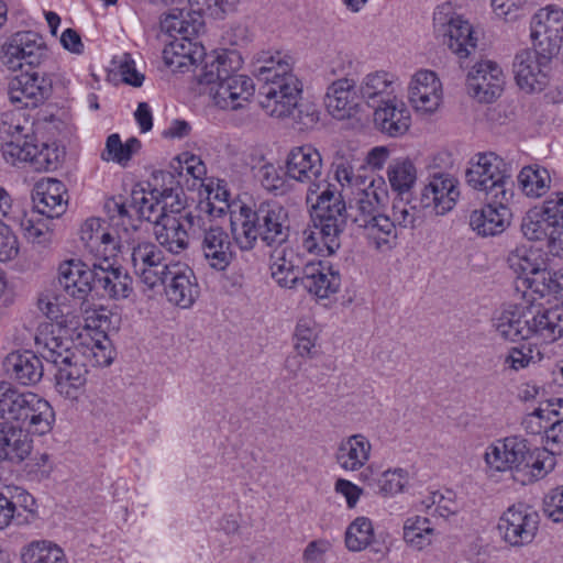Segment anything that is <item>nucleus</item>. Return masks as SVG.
Returning a JSON list of instances; mask_svg holds the SVG:
<instances>
[{
    "label": "nucleus",
    "instance_id": "56",
    "mask_svg": "<svg viewBox=\"0 0 563 563\" xmlns=\"http://www.w3.org/2000/svg\"><path fill=\"white\" fill-rule=\"evenodd\" d=\"M260 106L262 109L267 115L277 119L288 118L294 112V108L298 102L296 100L289 101L286 99L287 97L283 95H277L272 98H269L268 95H260Z\"/></svg>",
    "mask_w": 563,
    "mask_h": 563
},
{
    "label": "nucleus",
    "instance_id": "16",
    "mask_svg": "<svg viewBox=\"0 0 563 563\" xmlns=\"http://www.w3.org/2000/svg\"><path fill=\"white\" fill-rule=\"evenodd\" d=\"M254 91V84L250 77L231 73L217 88L211 87L209 93L219 108L238 110L250 101Z\"/></svg>",
    "mask_w": 563,
    "mask_h": 563
},
{
    "label": "nucleus",
    "instance_id": "4",
    "mask_svg": "<svg viewBox=\"0 0 563 563\" xmlns=\"http://www.w3.org/2000/svg\"><path fill=\"white\" fill-rule=\"evenodd\" d=\"M24 126L13 124L7 120L0 122V140L4 141L1 146L3 158L11 165L18 163H31L37 170L56 168L58 151L46 143L37 144L36 136L32 133H24Z\"/></svg>",
    "mask_w": 563,
    "mask_h": 563
},
{
    "label": "nucleus",
    "instance_id": "19",
    "mask_svg": "<svg viewBox=\"0 0 563 563\" xmlns=\"http://www.w3.org/2000/svg\"><path fill=\"white\" fill-rule=\"evenodd\" d=\"M374 111V124L383 134L390 137L404 135L410 128L411 117L402 101L394 99L380 100Z\"/></svg>",
    "mask_w": 563,
    "mask_h": 563
},
{
    "label": "nucleus",
    "instance_id": "8",
    "mask_svg": "<svg viewBox=\"0 0 563 563\" xmlns=\"http://www.w3.org/2000/svg\"><path fill=\"white\" fill-rule=\"evenodd\" d=\"M552 58L536 48L517 53L512 63V73L518 87L528 93L543 91L549 85V65Z\"/></svg>",
    "mask_w": 563,
    "mask_h": 563
},
{
    "label": "nucleus",
    "instance_id": "43",
    "mask_svg": "<svg viewBox=\"0 0 563 563\" xmlns=\"http://www.w3.org/2000/svg\"><path fill=\"white\" fill-rule=\"evenodd\" d=\"M518 181L522 191L528 197H541L550 188L551 178L545 168L538 165L523 167L519 175Z\"/></svg>",
    "mask_w": 563,
    "mask_h": 563
},
{
    "label": "nucleus",
    "instance_id": "54",
    "mask_svg": "<svg viewBox=\"0 0 563 563\" xmlns=\"http://www.w3.org/2000/svg\"><path fill=\"white\" fill-rule=\"evenodd\" d=\"M528 282L530 287L542 297L556 295L563 289V275L541 267L534 276L528 278Z\"/></svg>",
    "mask_w": 563,
    "mask_h": 563
},
{
    "label": "nucleus",
    "instance_id": "2",
    "mask_svg": "<svg viewBox=\"0 0 563 563\" xmlns=\"http://www.w3.org/2000/svg\"><path fill=\"white\" fill-rule=\"evenodd\" d=\"M310 203L313 208L312 224L302 232V245L310 253L334 254L341 246L340 236L345 228L341 213L344 200L335 189L327 187Z\"/></svg>",
    "mask_w": 563,
    "mask_h": 563
},
{
    "label": "nucleus",
    "instance_id": "49",
    "mask_svg": "<svg viewBox=\"0 0 563 563\" xmlns=\"http://www.w3.org/2000/svg\"><path fill=\"white\" fill-rule=\"evenodd\" d=\"M537 252L520 246L511 251L507 257V263L514 273L519 276L531 278L539 271L540 264L538 263Z\"/></svg>",
    "mask_w": 563,
    "mask_h": 563
},
{
    "label": "nucleus",
    "instance_id": "37",
    "mask_svg": "<svg viewBox=\"0 0 563 563\" xmlns=\"http://www.w3.org/2000/svg\"><path fill=\"white\" fill-rule=\"evenodd\" d=\"M531 319H522L521 314L514 309L500 311L494 319L493 325L496 331L506 340H527L537 335V328L532 325Z\"/></svg>",
    "mask_w": 563,
    "mask_h": 563
},
{
    "label": "nucleus",
    "instance_id": "5",
    "mask_svg": "<svg viewBox=\"0 0 563 563\" xmlns=\"http://www.w3.org/2000/svg\"><path fill=\"white\" fill-rule=\"evenodd\" d=\"M466 183L485 197L512 198L511 167L495 153H481L465 173Z\"/></svg>",
    "mask_w": 563,
    "mask_h": 563
},
{
    "label": "nucleus",
    "instance_id": "50",
    "mask_svg": "<svg viewBox=\"0 0 563 563\" xmlns=\"http://www.w3.org/2000/svg\"><path fill=\"white\" fill-rule=\"evenodd\" d=\"M541 212L554 225V231H559L555 236H552L553 244L556 247L563 245V192H553L544 201Z\"/></svg>",
    "mask_w": 563,
    "mask_h": 563
},
{
    "label": "nucleus",
    "instance_id": "39",
    "mask_svg": "<svg viewBox=\"0 0 563 563\" xmlns=\"http://www.w3.org/2000/svg\"><path fill=\"white\" fill-rule=\"evenodd\" d=\"M537 336L544 342H553L563 338V305L551 309L539 310L533 316Z\"/></svg>",
    "mask_w": 563,
    "mask_h": 563
},
{
    "label": "nucleus",
    "instance_id": "22",
    "mask_svg": "<svg viewBox=\"0 0 563 563\" xmlns=\"http://www.w3.org/2000/svg\"><path fill=\"white\" fill-rule=\"evenodd\" d=\"M167 274L169 276L165 284V292L168 300L180 308L191 307L200 292L192 269L174 264L172 272Z\"/></svg>",
    "mask_w": 563,
    "mask_h": 563
},
{
    "label": "nucleus",
    "instance_id": "13",
    "mask_svg": "<svg viewBox=\"0 0 563 563\" xmlns=\"http://www.w3.org/2000/svg\"><path fill=\"white\" fill-rule=\"evenodd\" d=\"M512 198L485 197L486 205L470 216V225L482 236L497 235L506 230L512 217L509 202Z\"/></svg>",
    "mask_w": 563,
    "mask_h": 563
},
{
    "label": "nucleus",
    "instance_id": "53",
    "mask_svg": "<svg viewBox=\"0 0 563 563\" xmlns=\"http://www.w3.org/2000/svg\"><path fill=\"white\" fill-rule=\"evenodd\" d=\"M271 268L273 278L280 287L295 288L300 285L302 268L285 256L274 262Z\"/></svg>",
    "mask_w": 563,
    "mask_h": 563
},
{
    "label": "nucleus",
    "instance_id": "45",
    "mask_svg": "<svg viewBox=\"0 0 563 563\" xmlns=\"http://www.w3.org/2000/svg\"><path fill=\"white\" fill-rule=\"evenodd\" d=\"M131 207L135 210L140 220H145L157 227L169 214L166 205L158 202V197L148 199L143 191H133Z\"/></svg>",
    "mask_w": 563,
    "mask_h": 563
},
{
    "label": "nucleus",
    "instance_id": "29",
    "mask_svg": "<svg viewBox=\"0 0 563 563\" xmlns=\"http://www.w3.org/2000/svg\"><path fill=\"white\" fill-rule=\"evenodd\" d=\"M93 289H102L113 299H124L132 292V278L121 268H114L110 261L104 264L95 262Z\"/></svg>",
    "mask_w": 563,
    "mask_h": 563
},
{
    "label": "nucleus",
    "instance_id": "15",
    "mask_svg": "<svg viewBox=\"0 0 563 563\" xmlns=\"http://www.w3.org/2000/svg\"><path fill=\"white\" fill-rule=\"evenodd\" d=\"M242 66V58L236 51H222L205 56L194 68L195 77L201 85H213L217 88L231 74Z\"/></svg>",
    "mask_w": 563,
    "mask_h": 563
},
{
    "label": "nucleus",
    "instance_id": "61",
    "mask_svg": "<svg viewBox=\"0 0 563 563\" xmlns=\"http://www.w3.org/2000/svg\"><path fill=\"white\" fill-rule=\"evenodd\" d=\"M416 209L417 206L408 208L401 202L393 206V219H390V221L394 223L396 232L397 227L413 230L420 224L421 217Z\"/></svg>",
    "mask_w": 563,
    "mask_h": 563
},
{
    "label": "nucleus",
    "instance_id": "57",
    "mask_svg": "<svg viewBox=\"0 0 563 563\" xmlns=\"http://www.w3.org/2000/svg\"><path fill=\"white\" fill-rule=\"evenodd\" d=\"M103 208L110 220L114 221L118 219L117 224L124 225L125 231L128 230V225L134 231L137 230V225L133 223V218L130 212V208H132L131 203L128 205L121 196L107 199Z\"/></svg>",
    "mask_w": 563,
    "mask_h": 563
},
{
    "label": "nucleus",
    "instance_id": "59",
    "mask_svg": "<svg viewBox=\"0 0 563 563\" xmlns=\"http://www.w3.org/2000/svg\"><path fill=\"white\" fill-rule=\"evenodd\" d=\"M257 177L261 185L275 195H283L286 192V181L279 175L278 169L273 164H265L258 168Z\"/></svg>",
    "mask_w": 563,
    "mask_h": 563
},
{
    "label": "nucleus",
    "instance_id": "51",
    "mask_svg": "<svg viewBox=\"0 0 563 563\" xmlns=\"http://www.w3.org/2000/svg\"><path fill=\"white\" fill-rule=\"evenodd\" d=\"M132 264L134 271L148 266H157L164 262L162 250L150 241H140L132 247Z\"/></svg>",
    "mask_w": 563,
    "mask_h": 563
},
{
    "label": "nucleus",
    "instance_id": "1",
    "mask_svg": "<svg viewBox=\"0 0 563 563\" xmlns=\"http://www.w3.org/2000/svg\"><path fill=\"white\" fill-rule=\"evenodd\" d=\"M486 464L498 472L512 471L522 485L543 478L555 466V455L547 448L531 449L526 439L507 437L487 448Z\"/></svg>",
    "mask_w": 563,
    "mask_h": 563
},
{
    "label": "nucleus",
    "instance_id": "31",
    "mask_svg": "<svg viewBox=\"0 0 563 563\" xmlns=\"http://www.w3.org/2000/svg\"><path fill=\"white\" fill-rule=\"evenodd\" d=\"M163 56L165 64L174 71L184 73L189 68H196L205 56V47L198 42H192V37H179L164 48Z\"/></svg>",
    "mask_w": 563,
    "mask_h": 563
},
{
    "label": "nucleus",
    "instance_id": "9",
    "mask_svg": "<svg viewBox=\"0 0 563 563\" xmlns=\"http://www.w3.org/2000/svg\"><path fill=\"white\" fill-rule=\"evenodd\" d=\"M52 91V79L38 71L22 73L12 78L8 86L9 99L19 109L38 107L49 98Z\"/></svg>",
    "mask_w": 563,
    "mask_h": 563
},
{
    "label": "nucleus",
    "instance_id": "30",
    "mask_svg": "<svg viewBox=\"0 0 563 563\" xmlns=\"http://www.w3.org/2000/svg\"><path fill=\"white\" fill-rule=\"evenodd\" d=\"M264 219V243L267 246L282 245L288 240L290 221L288 210L279 202L267 200L260 203Z\"/></svg>",
    "mask_w": 563,
    "mask_h": 563
},
{
    "label": "nucleus",
    "instance_id": "6",
    "mask_svg": "<svg viewBox=\"0 0 563 563\" xmlns=\"http://www.w3.org/2000/svg\"><path fill=\"white\" fill-rule=\"evenodd\" d=\"M285 176L307 186V202L316 201L320 190L333 189L323 177V163L320 152L312 145L296 146L285 161Z\"/></svg>",
    "mask_w": 563,
    "mask_h": 563
},
{
    "label": "nucleus",
    "instance_id": "36",
    "mask_svg": "<svg viewBox=\"0 0 563 563\" xmlns=\"http://www.w3.org/2000/svg\"><path fill=\"white\" fill-rule=\"evenodd\" d=\"M32 450V441L19 427L0 423V462L8 460L14 463L24 461Z\"/></svg>",
    "mask_w": 563,
    "mask_h": 563
},
{
    "label": "nucleus",
    "instance_id": "23",
    "mask_svg": "<svg viewBox=\"0 0 563 563\" xmlns=\"http://www.w3.org/2000/svg\"><path fill=\"white\" fill-rule=\"evenodd\" d=\"M95 262L87 266L81 262L68 261L58 267V284L71 297L85 299L93 289Z\"/></svg>",
    "mask_w": 563,
    "mask_h": 563
},
{
    "label": "nucleus",
    "instance_id": "52",
    "mask_svg": "<svg viewBox=\"0 0 563 563\" xmlns=\"http://www.w3.org/2000/svg\"><path fill=\"white\" fill-rule=\"evenodd\" d=\"M295 338L297 339L295 347L298 354L312 357V349L318 340L316 322L311 318L299 319L295 330Z\"/></svg>",
    "mask_w": 563,
    "mask_h": 563
},
{
    "label": "nucleus",
    "instance_id": "28",
    "mask_svg": "<svg viewBox=\"0 0 563 563\" xmlns=\"http://www.w3.org/2000/svg\"><path fill=\"white\" fill-rule=\"evenodd\" d=\"M201 251L210 267L217 271H224L233 260L230 236L218 225L203 231Z\"/></svg>",
    "mask_w": 563,
    "mask_h": 563
},
{
    "label": "nucleus",
    "instance_id": "24",
    "mask_svg": "<svg viewBox=\"0 0 563 563\" xmlns=\"http://www.w3.org/2000/svg\"><path fill=\"white\" fill-rule=\"evenodd\" d=\"M279 73H276L272 68H267L261 73V81L263 86L260 90V95H268L269 98L276 97L277 95L286 96L289 101L300 100L302 93V84L298 77L291 73V65L280 64L277 67Z\"/></svg>",
    "mask_w": 563,
    "mask_h": 563
},
{
    "label": "nucleus",
    "instance_id": "18",
    "mask_svg": "<svg viewBox=\"0 0 563 563\" xmlns=\"http://www.w3.org/2000/svg\"><path fill=\"white\" fill-rule=\"evenodd\" d=\"M66 192L60 180L47 178L37 181L32 190L34 209L47 219L59 218L67 209Z\"/></svg>",
    "mask_w": 563,
    "mask_h": 563
},
{
    "label": "nucleus",
    "instance_id": "20",
    "mask_svg": "<svg viewBox=\"0 0 563 563\" xmlns=\"http://www.w3.org/2000/svg\"><path fill=\"white\" fill-rule=\"evenodd\" d=\"M263 217L260 203L254 208L243 205L240 207L239 213L232 217V233L241 250L253 249L258 239L264 242Z\"/></svg>",
    "mask_w": 563,
    "mask_h": 563
},
{
    "label": "nucleus",
    "instance_id": "7",
    "mask_svg": "<svg viewBox=\"0 0 563 563\" xmlns=\"http://www.w3.org/2000/svg\"><path fill=\"white\" fill-rule=\"evenodd\" d=\"M540 525V515L532 507L518 503L508 507L499 517L497 530L501 539L512 548L533 542Z\"/></svg>",
    "mask_w": 563,
    "mask_h": 563
},
{
    "label": "nucleus",
    "instance_id": "11",
    "mask_svg": "<svg viewBox=\"0 0 563 563\" xmlns=\"http://www.w3.org/2000/svg\"><path fill=\"white\" fill-rule=\"evenodd\" d=\"M3 63L11 69L23 65L38 66L47 56V48L40 34L25 31L16 32L3 46Z\"/></svg>",
    "mask_w": 563,
    "mask_h": 563
},
{
    "label": "nucleus",
    "instance_id": "3",
    "mask_svg": "<svg viewBox=\"0 0 563 563\" xmlns=\"http://www.w3.org/2000/svg\"><path fill=\"white\" fill-rule=\"evenodd\" d=\"M383 199L371 185L360 190L356 197L350 201L349 208L344 205L341 211L345 219L365 232L368 240L373 241L376 250L390 247V239L396 240L397 233L390 218L380 213Z\"/></svg>",
    "mask_w": 563,
    "mask_h": 563
},
{
    "label": "nucleus",
    "instance_id": "44",
    "mask_svg": "<svg viewBox=\"0 0 563 563\" xmlns=\"http://www.w3.org/2000/svg\"><path fill=\"white\" fill-rule=\"evenodd\" d=\"M393 77L388 73H371L363 78L360 85V96L371 106V101H376L377 98L393 93ZM372 107H375V104L373 103Z\"/></svg>",
    "mask_w": 563,
    "mask_h": 563
},
{
    "label": "nucleus",
    "instance_id": "12",
    "mask_svg": "<svg viewBox=\"0 0 563 563\" xmlns=\"http://www.w3.org/2000/svg\"><path fill=\"white\" fill-rule=\"evenodd\" d=\"M468 93L479 102H494L503 92L505 79L501 68L492 60L476 63L467 74Z\"/></svg>",
    "mask_w": 563,
    "mask_h": 563
},
{
    "label": "nucleus",
    "instance_id": "38",
    "mask_svg": "<svg viewBox=\"0 0 563 563\" xmlns=\"http://www.w3.org/2000/svg\"><path fill=\"white\" fill-rule=\"evenodd\" d=\"M31 394L19 391L8 382H0V418L18 423L22 421Z\"/></svg>",
    "mask_w": 563,
    "mask_h": 563
},
{
    "label": "nucleus",
    "instance_id": "62",
    "mask_svg": "<svg viewBox=\"0 0 563 563\" xmlns=\"http://www.w3.org/2000/svg\"><path fill=\"white\" fill-rule=\"evenodd\" d=\"M172 269L173 265L161 263L157 266H148L134 272L140 276L142 283L147 285L150 288H154L157 285L165 286V284H167L169 276L167 273L172 272Z\"/></svg>",
    "mask_w": 563,
    "mask_h": 563
},
{
    "label": "nucleus",
    "instance_id": "32",
    "mask_svg": "<svg viewBox=\"0 0 563 563\" xmlns=\"http://www.w3.org/2000/svg\"><path fill=\"white\" fill-rule=\"evenodd\" d=\"M7 375L22 385H34L43 376V364L31 351L12 352L3 361Z\"/></svg>",
    "mask_w": 563,
    "mask_h": 563
},
{
    "label": "nucleus",
    "instance_id": "17",
    "mask_svg": "<svg viewBox=\"0 0 563 563\" xmlns=\"http://www.w3.org/2000/svg\"><path fill=\"white\" fill-rule=\"evenodd\" d=\"M195 217L191 213L168 214L154 227L155 240L159 246L172 254H180L189 245L187 224H194Z\"/></svg>",
    "mask_w": 563,
    "mask_h": 563
},
{
    "label": "nucleus",
    "instance_id": "60",
    "mask_svg": "<svg viewBox=\"0 0 563 563\" xmlns=\"http://www.w3.org/2000/svg\"><path fill=\"white\" fill-rule=\"evenodd\" d=\"M56 379L69 382L75 387H84L87 382L88 371L85 365L71 360L69 364L59 363Z\"/></svg>",
    "mask_w": 563,
    "mask_h": 563
},
{
    "label": "nucleus",
    "instance_id": "26",
    "mask_svg": "<svg viewBox=\"0 0 563 563\" xmlns=\"http://www.w3.org/2000/svg\"><path fill=\"white\" fill-rule=\"evenodd\" d=\"M372 444L362 433L343 438L334 453L335 463L345 472L360 471L371 457Z\"/></svg>",
    "mask_w": 563,
    "mask_h": 563
},
{
    "label": "nucleus",
    "instance_id": "21",
    "mask_svg": "<svg viewBox=\"0 0 563 563\" xmlns=\"http://www.w3.org/2000/svg\"><path fill=\"white\" fill-rule=\"evenodd\" d=\"M441 82L435 73L418 71L409 86V100L412 107L422 113L434 112L441 102Z\"/></svg>",
    "mask_w": 563,
    "mask_h": 563
},
{
    "label": "nucleus",
    "instance_id": "58",
    "mask_svg": "<svg viewBox=\"0 0 563 563\" xmlns=\"http://www.w3.org/2000/svg\"><path fill=\"white\" fill-rule=\"evenodd\" d=\"M320 111L317 106L312 102L298 100L297 106L294 108V112L289 115L292 118L294 123L299 130L313 129L319 122Z\"/></svg>",
    "mask_w": 563,
    "mask_h": 563
},
{
    "label": "nucleus",
    "instance_id": "27",
    "mask_svg": "<svg viewBox=\"0 0 563 563\" xmlns=\"http://www.w3.org/2000/svg\"><path fill=\"white\" fill-rule=\"evenodd\" d=\"M324 102L333 118L338 120L351 118L358 104L355 81L346 77L333 81L328 87Z\"/></svg>",
    "mask_w": 563,
    "mask_h": 563
},
{
    "label": "nucleus",
    "instance_id": "25",
    "mask_svg": "<svg viewBox=\"0 0 563 563\" xmlns=\"http://www.w3.org/2000/svg\"><path fill=\"white\" fill-rule=\"evenodd\" d=\"M49 332L41 331L35 338L37 352L41 356L55 365L59 363H67L75 358V353L71 351L73 341L69 336H64L66 332L60 323L52 324Z\"/></svg>",
    "mask_w": 563,
    "mask_h": 563
},
{
    "label": "nucleus",
    "instance_id": "46",
    "mask_svg": "<svg viewBox=\"0 0 563 563\" xmlns=\"http://www.w3.org/2000/svg\"><path fill=\"white\" fill-rule=\"evenodd\" d=\"M434 530L426 517L408 518L404 526V540L417 550H422L431 543Z\"/></svg>",
    "mask_w": 563,
    "mask_h": 563
},
{
    "label": "nucleus",
    "instance_id": "40",
    "mask_svg": "<svg viewBox=\"0 0 563 563\" xmlns=\"http://www.w3.org/2000/svg\"><path fill=\"white\" fill-rule=\"evenodd\" d=\"M521 231L523 235L530 241H548V247L551 254L560 255L563 251V245L560 247L553 244L552 236L558 234L554 231V225L547 219V217L540 211L536 213V219L531 216L523 219L521 224Z\"/></svg>",
    "mask_w": 563,
    "mask_h": 563
},
{
    "label": "nucleus",
    "instance_id": "64",
    "mask_svg": "<svg viewBox=\"0 0 563 563\" xmlns=\"http://www.w3.org/2000/svg\"><path fill=\"white\" fill-rule=\"evenodd\" d=\"M544 511L554 521H563V486L552 489L544 498Z\"/></svg>",
    "mask_w": 563,
    "mask_h": 563
},
{
    "label": "nucleus",
    "instance_id": "34",
    "mask_svg": "<svg viewBox=\"0 0 563 563\" xmlns=\"http://www.w3.org/2000/svg\"><path fill=\"white\" fill-rule=\"evenodd\" d=\"M161 29L174 40L192 37L203 29V19L199 11L174 8L161 20Z\"/></svg>",
    "mask_w": 563,
    "mask_h": 563
},
{
    "label": "nucleus",
    "instance_id": "48",
    "mask_svg": "<svg viewBox=\"0 0 563 563\" xmlns=\"http://www.w3.org/2000/svg\"><path fill=\"white\" fill-rule=\"evenodd\" d=\"M416 178V167L408 158L396 159L388 167V179L391 188L396 191H408Z\"/></svg>",
    "mask_w": 563,
    "mask_h": 563
},
{
    "label": "nucleus",
    "instance_id": "35",
    "mask_svg": "<svg viewBox=\"0 0 563 563\" xmlns=\"http://www.w3.org/2000/svg\"><path fill=\"white\" fill-rule=\"evenodd\" d=\"M55 421V412L49 402L32 393L27 401L23 420L19 421V428L33 434L44 435L48 433Z\"/></svg>",
    "mask_w": 563,
    "mask_h": 563
},
{
    "label": "nucleus",
    "instance_id": "47",
    "mask_svg": "<svg viewBox=\"0 0 563 563\" xmlns=\"http://www.w3.org/2000/svg\"><path fill=\"white\" fill-rule=\"evenodd\" d=\"M374 539L372 521L358 517L350 523L345 532V545L350 551L358 552L367 548Z\"/></svg>",
    "mask_w": 563,
    "mask_h": 563
},
{
    "label": "nucleus",
    "instance_id": "42",
    "mask_svg": "<svg viewBox=\"0 0 563 563\" xmlns=\"http://www.w3.org/2000/svg\"><path fill=\"white\" fill-rule=\"evenodd\" d=\"M21 560L23 563H67L63 550L45 540L33 541L24 547Z\"/></svg>",
    "mask_w": 563,
    "mask_h": 563
},
{
    "label": "nucleus",
    "instance_id": "41",
    "mask_svg": "<svg viewBox=\"0 0 563 563\" xmlns=\"http://www.w3.org/2000/svg\"><path fill=\"white\" fill-rule=\"evenodd\" d=\"M437 200V214H444L452 210L457 198L456 180L450 175L435 174L429 181V191Z\"/></svg>",
    "mask_w": 563,
    "mask_h": 563
},
{
    "label": "nucleus",
    "instance_id": "14",
    "mask_svg": "<svg viewBox=\"0 0 563 563\" xmlns=\"http://www.w3.org/2000/svg\"><path fill=\"white\" fill-rule=\"evenodd\" d=\"M434 21L441 24L443 44L460 59L470 57L477 48L478 37L472 24L460 15L443 21L442 12L434 15Z\"/></svg>",
    "mask_w": 563,
    "mask_h": 563
},
{
    "label": "nucleus",
    "instance_id": "63",
    "mask_svg": "<svg viewBox=\"0 0 563 563\" xmlns=\"http://www.w3.org/2000/svg\"><path fill=\"white\" fill-rule=\"evenodd\" d=\"M406 483V472L402 468L388 470L383 473L379 479V492L384 496L395 495L404 490Z\"/></svg>",
    "mask_w": 563,
    "mask_h": 563
},
{
    "label": "nucleus",
    "instance_id": "10",
    "mask_svg": "<svg viewBox=\"0 0 563 563\" xmlns=\"http://www.w3.org/2000/svg\"><path fill=\"white\" fill-rule=\"evenodd\" d=\"M531 38L538 52L556 56L563 40V10L553 5L540 9L534 15Z\"/></svg>",
    "mask_w": 563,
    "mask_h": 563
},
{
    "label": "nucleus",
    "instance_id": "55",
    "mask_svg": "<svg viewBox=\"0 0 563 563\" xmlns=\"http://www.w3.org/2000/svg\"><path fill=\"white\" fill-rule=\"evenodd\" d=\"M23 236L31 243L46 246L52 240V231L42 219L23 217L20 222Z\"/></svg>",
    "mask_w": 563,
    "mask_h": 563
},
{
    "label": "nucleus",
    "instance_id": "33",
    "mask_svg": "<svg viewBox=\"0 0 563 563\" xmlns=\"http://www.w3.org/2000/svg\"><path fill=\"white\" fill-rule=\"evenodd\" d=\"M341 278L338 272L325 268L321 263H309L302 268L300 285L319 298H327L339 290Z\"/></svg>",
    "mask_w": 563,
    "mask_h": 563
}]
</instances>
